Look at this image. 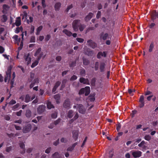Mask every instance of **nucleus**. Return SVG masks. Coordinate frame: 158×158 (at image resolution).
<instances>
[{"instance_id": "f257e3e1", "label": "nucleus", "mask_w": 158, "mask_h": 158, "mask_svg": "<svg viewBox=\"0 0 158 158\" xmlns=\"http://www.w3.org/2000/svg\"><path fill=\"white\" fill-rule=\"evenodd\" d=\"M34 73H31L30 75V78L29 79V81L30 82H31L30 85V88H32L35 85V84H37L39 83V79L38 78L34 77Z\"/></svg>"}, {"instance_id": "f03ea898", "label": "nucleus", "mask_w": 158, "mask_h": 158, "mask_svg": "<svg viewBox=\"0 0 158 158\" xmlns=\"http://www.w3.org/2000/svg\"><path fill=\"white\" fill-rule=\"evenodd\" d=\"M90 91V87L89 86H86L85 88L81 89L79 93V94H85V96H87L89 94Z\"/></svg>"}, {"instance_id": "7ed1b4c3", "label": "nucleus", "mask_w": 158, "mask_h": 158, "mask_svg": "<svg viewBox=\"0 0 158 158\" xmlns=\"http://www.w3.org/2000/svg\"><path fill=\"white\" fill-rule=\"evenodd\" d=\"M80 25V20H74L72 23V27L74 30L75 31H77L78 30V27Z\"/></svg>"}, {"instance_id": "20e7f679", "label": "nucleus", "mask_w": 158, "mask_h": 158, "mask_svg": "<svg viewBox=\"0 0 158 158\" xmlns=\"http://www.w3.org/2000/svg\"><path fill=\"white\" fill-rule=\"evenodd\" d=\"M35 97V95H34L31 98L29 95L27 94L25 97H24V96H22L20 97V99H21L22 101H23L24 100V98H25V102H28L34 99Z\"/></svg>"}, {"instance_id": "39448f33", "label": "nucleus", "mask_w": 158, "mask_h": 158, "mask_svg": "<svg viewBox=\"0 0 158 158\" xmlns=\"http://www.w3.org/2000/svg\"><path fill=\"white\" fill-rule=\"evenodd\" d=\"M31 56L29 53L25 54L24 57L25 62L27 65L30 64L31 60Z\"/></svg>"}, {"instance_id": "423d86ee", "label": "nucleus", "mask_w": 158, "mask_h": 158, "mask_svg": "<svg viewBox=\"0 0 158 158\" xmlns=\"http://www.w3.org/2000/svg\"><path fill=\"white\" fill-rule=\"evenodd\" d=\"M41 48H39L36 52L34 56H37V59L39 60L43 55L42 52H41Z\"/></svg>"}, {"instance_id": "0eeeda50", "label": "nucleus", "mask_w": 158, "mask_h": 158, "mask_svg": "<svg viewBox=\"0 0 158 158\" xmlns=\"http://www.w3.org/2000/svg\"><path fill=\"white\" fill-rule=\"evenodd\" d=\"M11 73V70H7L6 72V75L4 79L5 82L9 81L10 78Z\"/></svg>"}, {"instance_id": "6e6552de", "label": "nucleus", "mask_w": 158, "mask_h": 158, "mask_svg": "<svg viewBox=\"0 0 158 158\" xmlns=\"http://www.w3.org/2000/svg\"><path fill=\"white\" fill-rule=\"evenodd\" d=\"M95 100V98H94V95H90L86 100L88 105L89 106V105H90L91 104V103L89 104V102H93Z\"/></svg>"}, {"instance_id": "1a4fd4ad", "label": "nucleus", "mask_w": 158, "mask_h": 158, "mask_svg": "<svg viewBox=\"0 0 158 158\" xmlns=\"http://www.w3.org/2000/svg\"><path fill=\"white\" fill-rule=\"evenodd\" d=\"M77 109L79 112L82 114H84L85 111V109L84 108L83 105L81 104L77 105Z\"/></svg>"}, {"instance_id": "9d476101", "label": "nucleus", "mask_w": 158, "mask_h": 158, "mask_svg": "<svg viewBox=\"0 0 158 158\" xmlns=\"http://www.w3.org/2000/svg\"><path fill=\"white\" fill-rule=\"evenodd\" d=\"M145 142L142 141L140 143L138 144V146L141 148V150L144 151L146 150L147 148V147L145 145Z\"/></svg>"}, {"instance_id": "9b49d317", "label": "nucleus", "mask_w": 158, "mask_h": 158, "mask_svg": "<svg viewBox=\"0 0 158 158\" xmlns=\"http://www.w3.org/2000/svg\"><path fill=\"white\" fill-rule=\"evenodd\" d=\"M13 38L14 39L15 43L19 45L21 40L20 38H18V36L17 35H15L13 36Z\"/></svg>"}, {"instance_id": "f8f14e48", "label": "nucleus", "mask_w": 158, "mask_h": 158, "mask_svg": "<svg viewBox=\"0 0 158 158\" xmlns=\"http://www.w3.org/2000/svg\"><path fill=\"white\" fill-rule=\"evenodd\" d=\"M142 154V152L140 151H135L132 152V155L134 157H140Z\"/></svg>"}, {"instance_id": "ddd939ff", "label": "nucleus", "mask_w": 158, "mask_h": 158, "mask_svg": "<svg viewBox=\"0 0 158 158\" xmlns=\"http://www.w3.org/2000/svg\"><path fill=\"white\" fill-rule=\"evenodd\" d=\"M88 44L93 48H94L97 46L96 44L92 40H89L87 41Z\"/></svg>"}, {"instance_id": "4468645a", "label": "nucleus", "mask_w": 158, "mask_h": 158, "mask_svg": "<svg viewBox=\"0 0 158 158\" xmlns=\"http://www.w3.org/2000/svg\"><path fill=\"white\" fill-rule=\"evenodd\" d=\"M31 129V125L30 124L27 125V126L23 128V131L24 133L28 132Z\"/></svg>"}, {"instance_id": "2eb2a0df", "label": "nucleus", "mask_w": 158, "mask_h": 158, "mask_svg": "<svg viewBox=\"0 0 158 158\" xmlns=\"http://www.w3.org/2000/svg\"><path fill=\"white\" fill-rule=\"evenodd\" d=\"M10 9V7L8 5L4 4L3 6L2 12L4 13H6Z\"/></svg>"}, {"instance_id": "dca6fc26", "label": "nucleus", "mask_w": 158, "mask_h": 158, "mask_svg": "<svg viewBox=\"0 0 158 158\" xmlns=\"http://www.w3.org/2000/svg\"><path fill=\"white\" fill-rule=\"evenodd\" d=\"M45 106L44 105H41L39 106L37 109V111L39 113H41L43 112L45 109Z\"/></svg>"}, {"instance_id": "f3484780", "label": "nucleus", "mask_w": 158, "mask_h": 158, "mask_svg": "<svg viewBox=\"0 0 158 158\" xmlns=\"http://www.w3.org/2000/svg\"><path fill=\"white\" fill-rule=\"evenodd\" d=\"M70 105V101L69 100H66L64 102L63 106L65 108H69Z\"/></svg>"}, {"instance_id": "a211bd4d", "label": "nucleus", "mask_w": 158, "mask_h": 158, "mask_svg": "<svg viewBox=\"0 0 158 158\" xmlns=\"http://www.w3.org/2000/svg\"><path fill=\"white\" fill-rule=\"evenodd\" d=\"M80 81L84 84H88L89 83V80L87 79H85L83 77L81 78L80 79Z\"/></svg>"}, {"instance_id": "6ab92c4d", "label": "nucleus", "mask_w": 158, "mask_h": 158, "mask_svg": "<svg viewBox=\"0 0 158 158\" xmlns=\"http://www.w3.org/2000/svg\"><path fill=\"white\" fill-rule=\"evenodd\" d=\"M106 53L105 52H100L98 53L97 55V57L98 58H100L102 56L106 57Z\"/></svg>"}, {"instance_id": "aec40b11", "label": "nucleus", "mask_w": 158, "mask_h": 158, "mask_svg": "<svg viewBox=\"0 0 158 158\" xmlns=\"http://www.w3.org/2000/svg\"><path fill=\"white\" fill-rule=\"evenodd\" d=\"M108 36V34L107 33L104 34L103 33L101 34L100 35L101 39H102L103 40H106Z\"/></svg>"}, {"instance_id": "412c9836", "label": "nucleus", "mask_w": 158, "mask_h": 158, "mask_svg": "<svg viewBox=\"0 0 158 158\" xmlns=\"http://www.w3.org/2000/svg\"><path fill=\"white\" fill-rule=\"evenodd\" d=\"M93 14L92 13H89V14L85 17V20L86 21L89 20L93 17Z\"/></svg>"}, {"instance_id": "4be33fe9", "label": "nucleus", "mask_w": 158, "mask_h": 158, "mask_svg": "<svg viewBox=\"0 0 158 158\" xmlns=\"http://www.w3.org/2000/svg\"><path fill=\"white\" fill-rule=\"evenodd\" d=\"M15 24L17 26H19L21 25V19L20 17H18L16 18Z\"/></svg>"}, {"instance_id": "5701e85b", "label": "nucleus", "mask_w": 158, "mask_h": 158, "mask_svg": "<svg viewBox=\"0 0 158 158\" xmlns=\"http://www.w3.org/2000/svg\"><path fill=\"white\" fill-rule=\"evenodd\" d=\"M24 33V34L25 35V36H26L27 35L26 31H25V32H23V33L21 34L22 40L21 42V43H20V47H21V48H22L23 47V35H24L23 33Z\"/></svg>"}, {"instance_id": "b1692460", "label": "nucleus", "mask_w": 158, "mask_h": 158, "mask_svg": "<svg viewBox=\"0 0 158 158\" xmlns=\"http://www.w3.org/2000/svg\"><path fill=\"white\" fill-rule=\"evenodd\" d=\"M85 53L86 54H87L89 56H92L93 54V52L92 51H90V50L88 48L85 51Z\"/></svg>"}, {"instance_id": "393cba45", "label": "nucleus", "mask_w": 158, "mask_h": 158, "mask_svg": "<svg viewBox=\"0 0 158 158\" xmlns=\"http://www.w3.org/2000/svg\"><path fill=\"white\" fill-rule=\"evenodd\" d=\"M63 32L68 36H70L72 35V34L70 31L67 30L66 29H64L63 31Z\"/></svg>"}, {"instance_id": "a878e982", "label": "nucleus", "mask_w": 158, "mask_h": 158, "mask_svg": "<svg viewBox=\"0 0 158 158\" xmlns=\"http://www.w3.org/2000/svg\"><path fill=\"white\" fill-rule=\"evenodd\" d=\"M60 81H58L56 83L55 85L52 89L53 92H54L56 91V88L60 85Z\"/></svg>"}, {"instance_id": "bb28decb", "label": "nucleus", "mask_w": 158, "mask_h": 158, "mask_svg": "<svg viewBox=\"0 0 158 158\" xmlns=\"http://www.w3.org/2000/svg\"><path fill=\"white\" fill-rule=\"evenodd\" d=\"M20 147L22 149L23 151L21 152V153L23 154L25 152L24 150L25 145L23 143H19Z\"/></svg>"}, {"instance_id": "cd10ccee", "label": "nucleus", "mask_w": 158, "mask_h": 158, "mask_svg": "<svg viewBox=\"0 0 158 158\" xmlns=\"http://www.w3.org/2000/svg\"><path fill=\"white\" fill-rule=\"evenodd\" d=\"M73 138L76 140L78 137V132L77 131H73Z\"/></svg>"}, {"instance_id": "c85d7f7f", "label": "nucleus", "mask_w": 158, "mask_h": 158, "mask_svg": "<svg viewBox=\"0 0 158 158\" xmlns=\"http://www.w3.org/2000/svg\"><path fill=\"white\" fill-rule=\"evenodd\" d=\"M15 73L13 72V73L12 76V79L11 80L10 82V84H11V86H12L11 87H12L13 86V85L14 84V79L15 78Z\"/></svg>"}, {"instance_id": "c756f323", "label": "nucleus", "mask_w": 158, "mask_h": 158, "mask_svg": "<svg viewBox=\"0 0 158 158\" xmlns=\"http://www.w3.org/2000/svg\"><path fill=\"white\" fill-rule=\"evenodd\" d=\"M39 60L37 59V60H35L34 62H33L31 66V68H33L36 66L39 63Z\"/></svg>"}, {"instance_id": "7c9ffc66", "label": "nucleus", "mask_w": 158, "mask_h": 158, "mask_svg": "<svg viewBox=\"0 0 158 158\" xmlns=\"http://www.w3.org/2000/svg\"><path fill=\"white\" fill-rule=\"evenodd\" d=\"M47 106L48 109H51L54 107L51 104V102L48 101L47 103Z\"/></svg>"}, {"instance_id": "2f4dec72", "label": "nucleus", "mask_w": 158, "mask_h": 158, "mask_svg": "<svg viewBox=\"0 0 158 158\" xmlns=\"http://www.w3.org/2000/svg\"><path fill=\"white\" fill-rule=\"evenodd\" d=\"M23 30V28L22 27H18L16 29V30L15 31V32L16 33H19L20 31H22Z\"/></svg>"}, {"instance_id": "473e14b6", "label": "nucleus", "mask_w": 158, "mask_h": 158, "mask_svg": "<svg viewBox=\"0 0 158 158\" xmlns=\"http://www.w3.org/2000/svg\"><path fill=\"white\" fill-rule=\"evenodd\" d=\"M73 111L72 110H70L69 111L68 113V117L69 118H71L73 117Z\"/></svg>"}, {"instance_id": "72a5a7b5", "label": "nucleus", "mask_w": 158, "mask_h": 158, "mask_svg": "<svg viewBox=\"0 0 158 158\" xmlns=\"http://www.w3.org/2000/svg\"><path fill=\"white\" fill-rule=\"evenodd\" d=\"M60 98V96L59 95L56 94L54 96V98L56 100V102L58 104L59 103V99Z\"/></svg>"}, {"instance_id": "f704fd0d", "label": "nucleus", "mask_w": 158, "mask_h": 158, "mask_svg": "<svg viewBox=\"0 0 158 158\" xmlns=\"http://www.w3.org/2000/svg\"><path fill=\"white\" fill-rule=\"evenodd\" d=\"M152 17L153 19H155V17H156L158 18V11L157 14H156V11H153V13L152 15Z\"/></svg>"}, {"instance_id": "c9c22d12", "label": "nucleus", "mask_w": 158, "mask_h": 158, "mask_svg": "<svg viewBox=\"0 0 158 158\" xmlns=\"http://www.w3.org/2000/svg\"><path fill=\"white\" fill-rule=\"evenodd\" d=\"M7 20V16L5 15H4L2 16V19H1V21L3 22H6Z\"/></svg>"}, {"instance_id": "e433bc0d", "label": "nucleus", "mask_w": 158, "mask_h": 158, "mask_svg": "<svg viewBox=\"0 0 158 158\" xmlns=\"http://www.w3.org/2000/svg\"><path fill=\"white\" fill-rule=\"evenodd\" d=\"M154 48V43H152L149 46V52H151L152 51L153 49Z\"/></svg>"}, {"instance_id": "4c0bfd02", "label": "nucleus", "mask_w": 158, "mask_h": 158, "mask_svg": "<svg viewBox=\"0 0 158 158\" xmlns=\"http://www.w3.org/2000/svg\"><path fill=\"white\" fill-rule=\"evenodd\" d=\"M61 6V4L60 3H57L55 5V7L56 10H58Z\"/></svg>"}, {"instance_id": "58836bf2", "label": "nucleus", "mask_w": 158, "mask_h": 158, "mask_svg": "<svg viewBox=\"0 0 158 158\" xmlns=\"http://www.w3.org/2000/svg\"><path fill=\"white\" fill-rule=\"evenodd\" d=\"M42 28L43 27L42 26H40L37 28L36 33V35H38L39 34L40 32L42 30Z\"/></svg>"}, {"instance_id": "ea45409f", "label": "nucleus", "mask_w": 158, "mask_h": 158, "mask_svg": "<svg viewBox=\"0 0 158 158\" xmlns=\"http://www.w3.org/2000/svg\"><path fill=\"white\" fill-rule=\"evenodd\" d=\"M19 106V103H17L13 106V109L14 110H16L18 109Z\"/></svg>"}, {"instance_id": "a19ab883", "label": "nucleus", "mask_w": 158, "mask_h": 158, "mask_svg": "<svg viewBox=\"0 0 158 158\" xmlns=\"http://www.w3.org/2000/svg\"><path fill=\"white\" fill-rule=\"evenodd\" d=\"M145 140L147 141H149L151 139V137L149 135H146L144 137Z\"/></svg>"}, {"instance_id": "79ce46f5", "label": "nucleus", "mask_w": 158, "mask_h": 158, "mask_svg": "<svg viewBox=\"0 0 158 158\" xmlns=\"http://www.w3.org/2000/svg\"><path fill=\"white\" fill-rule=\"evenodd\" d=\"M26 116L27 117H29L31 116V112L30 110L26 111Z\"/></svg>"}, {"instance_id": "37998d69", "label": "nucleus", "mask_w": 158, "mask_h": 158, "mask_svg": "<svg viewBox=\"0 0 158 158\" xmlns=\"http://www.w3.org/2000/svg\"><path fill=\"white\" fill-rule=\"evenodd\" d=\"M78 28L81 31H82L85 28V27L84 25H81L80 23V26L78 27Z\"/></svg>"}, {"instance_id": "c03bdc74", "label": "nucleus", "mask_w": 158, "mask_h": 158, "mask_svg": "<svg viewBox=\"0 0 158 158\" xmlns=\"http://www.w3.org/2000/svg\"><path fill=\"white\" fill-rule=\"evenodd\" d=\"M83 64L85 65H87L89 64V61L87 59H83Z\"/></svg>"}, {"instance_id": "a18cd8bd", "label": "nucleus", "mask_w": 158, "mask_h": 158, "mask_svg": "<svg viewBox=\"0 0 158 158\" xmlns=\"http://www.w3.org/2000/svg\"><path fill=\"white\" fill-rule=\"evenodd\" d=\"M31 42H35V37L34 36H32L31 37L30 41Z\"/></svg>"}, {"instance_id": "49530a36", "label": "nucleus", "mask_w": 158, "mask_h": 158, "mask_svg": "<svg viewBox=\"0 0 158 158\" xmlns=\"http://www.w3.org/2000/svg\"><path fill=\"white\" fill-rule=\"evenodd\" d=\"M35 29L34 27L33 26H31V27L30 33L32 34L33 33Z\"/></svg>"}, {"instance_id": "de8ad7c7", "label": "nucleus", "mask_w": 158, "mask_h": 158, "mask_svg": "<svg viewBox=\"0 0 158 158\" xmlns=\"http://www.w3.org/2000/svg\"><path fill=\"white\" fill-rule=\"evenodd\" d=\"M77 41L80 43H82L84 41V40L83 39L79 38H77Z\"/></svg>"}, {"instance_id": "09e8293b", "label": "nucleus", "mask_w": 158, "mask_h": 158, "mask_svg": "<svg viewBox=\"0 0 158 158\" xmlns=\"http://www.w3.org/2000/svg\"><path fill=\"white\" fill-rule=\"evenodd\" d=\"M144 96L143 95H141L139 98V102H144Z\"/></svg>"}, {"instance_id": "8fccbe9b", "label": "nucleus", "mask_w": 158, "mask_h": 158, "mask_svg": "<svg viewBox=\"0 0 158 158\" xmlns=\"http://www.w3.org/2000/svg\"><path fill=\"white\" fill-rule=\"evenodd\" d=\"M105 64L103 63H102L100 64V69H103L104 68L105 66Z\"/></svg>"}, {"instance_id": "3c124183", "label": "nucleus", "mask_w": 158, "mask_h": 158, "mask_svg": "<svg viewBox=\"0 0 158 158\" xmlns=\"http://www.w3.org/2000/svg\"><path fill=\"white\" fill-rule=\"evenodd\" d=\"M4 51V48L2 46H0V53H3Z\"/></svg>"}, {"instance_id": "603ef678", "label": "nucleus", "mask_w": 158, "mask_h": 158, "mask_svg": "<svg viewBox=\"0 0 158 158\" xmlns=\"http://www.w3.org/2000/svg\"><path fill=\"white\" fill-rule=\"evenodd\" d=\"M33 18L31 17H29V19L27 20L28 23H31L33 21Z\"/></svg>"}, {"instance_id": "864d4df0", "label": "nucleus", "mask_w": 158, "mask_h": 158, "mask_svg": "<svg viewBox=\"0 0 158 158\" xmlns=\"http://www.w3.org/2000/svg\"><path fill=\"white\" fill-rule=\"evenodd\" d=\"M50 35H47L46 37H45V40L47 41H48L50 38Z\"/></svg>"}, {"instance_id": "5fc2aeb1", "label": "nucleus", "mask_w": 158, "mask_h": 158, "mask_svg": "<svg viewBox=\"0 0 158 158\" xmlns=\"http://www.w3.org/2000/svg\"><path fill=\"white\" fill-rule=\"evenodd\" d=\"M152 94V92L149 91H147L145 93V95H148L151 94Z\"/></svg>"}, {"instance_id": "6e6d98bb", "label": "nucleus", "mask_w": 158, "mask_h": 158, "mask_svg": "<svg viewBox=\"0 0 158 158\" xmlns=\"http://www.w3.org/2000/svg\"><path fill=\"white\" fill-rule=\"evenodd\" d=\"M61 57L60 56H57L56 58V60L58 61H60L61 60Z\"/></svg>"}, {"instance_id": "4d7b16f0", "label": "nucleus", "mask_w": 158, "mask_h": 158, "mask_svg": "<svg viewBox=\"0 0 158 158\" xmlns=\"http://www.w3.org/2000/svg\"><path fill=\"white\" fill-rule=\"evenodd\" d=\"M77 78V77L75 75H73L71 78L70 80L73 81L76 80Z\"/></svg>"}, {"instance_id": "13d9d810", "label": "nucleus", "mask_w": 158, "mask_h": 158, "mask_svg": "<svg viewBox=\"0 0 158 158\" xmlns=\"http://www.w3.org/2000/svg\"><path fill=\"white\" fill-rule=\"evenodd\" d=\"M9 103L10 104L13 105L15 104L16 103V102L14 100H12Z\"/></svg>"}, {"instance_id": "bf43d9fd", "label": "nucleus", "mask_w": 158, "mask_h": 158, "mask_svg": "<svg viewBox=\"0 0 158 158\" xmlns=\"http://www.w3.org/2000/svg\"><path fill=\"white\" fill-rule=\"evenodd\" d=\"M51 116L52 118H56L57 117V114L56 113L53 114H52Z\"/></svg>"}, {"instance_id": "052dcab7", "label": "nucleus", "mask_w": 158, "mask_h": 158, "mask_svg": "<svg viewBox=\"0 0 158 158\" xmlns=\"http://www.w3.org/2000/svg\"><path fill=\"white\" fill-rule=\"evenodd\" d=\"M140 104L139 105V107L140 108H142L143 107L144 105V102H140Z\"/></svg>"}, {"instance_id": "680f3d73", "label": "nucleus", "mask_w": 158, "mask_h": 158, "mask_svg": "<svg viewBox=\"0 0 158 158\" xmlns=\"http://www.w3.org/2000/svg\"><path fill=\"white\" fill-rule=\"evenodd\" d=\"M66 82V80H64L62 81V83L61 85V88H64V83H65Z\"/></svg>"}, {"instance_id": "e2e57ef3", "label": "nucleus", "mask_w": 158, "mask_h": 158, "mask_svg": "<svg viewBox=\"0 0 158 158\" xmlns=\"http://www.w3.org/2000/svg\"><path fill=\"white\" fill-rule=\"evenodd\" d=\"M101 16V12L100 11H98L97 15L96 17L98 19L100 18Z\"/></svg>"}, {"instance_id": "0e129e2a", "label": "nucleus", "mask_w": 158, "mask_h": 158, "mask_svg": "<svg viewBox=\"0 0 158 158\" xmlns=\"http://www.w3.org/2000/svg\"><path fill=\"white\" fill-rule=\"evenodd\" d=\"M72 7L73 6L72 5H71L68 6L66 9L67 12H68L69 10V9L72 8Z\"/></svg>"}, {"instance_id": "69168bd1", "label": "nucleus", "mask_w": 158, "mask_h": 158, "mask_svg": "<svg viewBox=\"0 0 158 158\" xmlns=\"http://www.w3.org/2000/svg\"><path fill=\"white\" fill-rule=\"evenodd\" d=\"M15 127L16 130H20L21 129L22 127L19 126H17L16 125H15Z\"/></svg>"}, {"instance_id": "338daca9", "label": "nucleus", "mask_w": 158, "mask_h": 158, "mask_svg": "<svg viewBox=\"0 0 158 158\" xmlns=\"http://www.w3.org/2000/svg\"><path fill=\"white\" fill-rule=\"evenodd\" d=\"M81 76H84L85 74V70H82L81 72Z\"/></svg>"}, {"instance_id": "774afa93", "label": "nucleus", "mask_w": 158, "mask_h": 158, "mask_svg": "<svg viewBox=\"0 0 158 158\" xmlns=\"http://www.w3.org/2000/svg\"><path fill=\"white\" fill-rule=\"evenodd\" d=\"M12 149V148L11 147H8L6 148V151L7 152H10Z\"/></svg>"}]
</instances>
